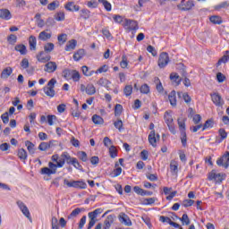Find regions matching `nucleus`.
I'll return each instance as SVG.
<instances>
[{
    "instance_id": "obj_1",
    "label": "nucleus",
    "mask_w": 229,
    "mask_h": 229,
    "mask_svg": "<svg viewBox=\"0 0 229 229\" xmlns=\"http://www.w3.org/2000/svg\"><path fill=\"white\" fill-rule=\"evenodd\" d=\"M55 85H56V79L53 78L48 81L47 86L43 88V92L48 98H55Z\"/></svg>"
},
{
    "instance_id": "obj_2",
    "label": "nucleus",
    "mask_w": 229,
    "mask_h": 229,
    "mask_svg": "<svg viewBox=\"0 0 229 229\" xmlns=\"http://www.w3.org/2000/svg\"><path fill=\"white\" fill-rule=\"evenodd\" d=\"M99 214H103V209L102 208H97L94 211L89 212L88 214V216L89 218V222L87 229H92L94 225H96V221H97L96 217H98V216H99Z\"/></svg>"
},
{
    "instance_id": "obj_3",
    "label": "nucleus",
    "mask_w": 229,
    "mask_h": 229,
    "mask_svg": "<svg viewBox=\"0 0 229 229\" xmlns=\"http://www.w3.org/2000/svg\"><path fill=\"white\" fill-rule=\"evenodd\" d=\"M64 185H67V187H73V189H87V182L83 181L69 182V180L64 179Z\"/></svg>"
},
{
    "instance_id": "obj_4",
    "label": "nucleus",
    "mask_w": 229,
    "mask_h": 229,
    "mask_svg": "<svg viewBox=\"0 0 229 229\" xmlns=\"http://www.w3.org/2000/svg\"><path fill=\"white\" fill-rule=\"evenodd\" d=\"M51 160L55 163V169L62 168L65 165V157H64V153H62L60 157L58 154L53 155Z\"/></svg>"
},
{
    "instance_id": "obj_5",
    "label": "nucleus",
    "mask_w": 229,
    "mask_h": 229,
    "mask_svg": "<svg viewBox=\"0 0 229 229\" xmlns=\"http://www.w3.org/2000/svg\"><path fill=\"white\" fill-rule=\"evenodd\" d=\"M169 64V54L166 52H162L159 55V58L157 61V65L160 69H165V67H167V64Z\"/></svg>"
},
{
    "instance_id": "obj_6",
    "label": "nucleus",
    "mask_w": 229,
    "mask_h": 229,
    "mask_svg": "<svg viewBox=\"0 0 229 229\" xmlns=\"http://www.w3.org/2000/svg\"><path fill=\"white\" fill-rule=\"evenodd\" d=\"M56 165L53 162L48 163V167L41 168L40 174H47V176H51V174H56Z\"/></svg>"
},
{
    "instance_id": "obj_7",
    "label": "nucleus",
    "mask_w": 229,
    "mask_h": 229,
    "mask_svg": "<svg viewBox=\"0 0 229 229\" xmlns=\"http://www.w3.org/2000/svg\"><path fill=\"white\" fill-rule=\"evenodd\" d=\"M194 6V0H188L187 2H185V0H182L181 4L177 5V8L182 12H189V10H192Z\"/></svg>"
},
{
    "instance_id": "obj_8",
    "label": "nucleus",
    "mask_w": 229,
    "mask_h": 229,
    "mask_svg": "<svg viewBox=\"0 0 229 229\" xmlns=\"http://www.w3.org/2000/svg\"><path fill=\"white\" fill-rule=\"evenodd\" d=\"M81 92H86L88 96H94L96 94V87L92 83H89L87 86L81 84Z\"/></svg>"
},
{
    "instance_id": "obj_9",
    "label": "nucleus",
    "mask_w": 229,
    "mask_h": 229,
    "mask_svg": "<svg viewBox=\"0 0 229 229\" xmlns=\"http://www.w3.org/2000/svg\"><path fill=\"white\" fill-rule=\"evenodd\" d=\"M16 205H18L21 212L23 214V216H25V217H27L28 219H31V214L30 213V209L28 208L26 204L22 202V200H18L16 202Z\"/></svg>"
},
{
    "instance_id": "obj_10",
    "label": "nucleus",
    "mask_w": 229,
    "mask_h": 229,
    "mask_svg": "<svg viewBox=\"0 0 229 229\" xmlns=\"http://www.w3.org/2000/svg\"><path fill=\"white\" fill-rule=\"evenodd\" d=\"M211 99L216 106H223L225 105V100H223V98L218 93L211 94Z\"/></svg>"
},
{
    "instance_id": "obj_11",
    "label": "nucleus",
    "mask_w": 229,
    "mask_h": 229,
    "mask_svg": "<svg viewBox=\"0 0 229 229\" xmlns=\"http://www.w3.org/2000/svg\"><path fill=\"white\" fill-rule=\"evenodd\" d=\"M157 140H160V135L156 136L155 131H151L148 135V142L153 148H157Z\"/></svg>"
},
{
    "instance_id": "obj_12",
    "label": "nucleus",
    "mask_w": 229,
    "mask_h": 229,
    "mask_svg": "<svg viewBox=\"0 0 229 229\" xmlns=\"http://www.w3.org/2000/svg\"><path fill=\"white\" fill-rule=\"evenodd\" d=\"M124 26L127 28V30H130V31H135L139 30V24L133 20H125Z\"/></svg>"
},
{
    "instance_id": "obj_13",
    "label": "nucleus",
    "mask_w": 229,
    "mask_h": 229,
    "mask_svg": "<svg viewBox=\"0 0 229 229\" xmlns=\"http://www.w3.org/2000/svg\"><path fill=\"white\" fill-rule=\"evenodd\" d=\"M37 60L41 64H46L47 62H49V60H51V55H47L46 52L41 51L37 55Z\"/></svg>"
},
{
    "instance_id": "obj_14",
    "label": "nucleus",
    "mask_w": 229,
    "mask_h": 229,
    "mask_svg": "<svg viewBox=\"0 0 229 229\" xmlns=\"http://www.w3.org/2000/svg\"><path fill=\"white\" fill-rule=\"evenodd\" d=\"M58 69V65H56L55 62L50 61L45 65L44 71L46 72H55Z\"/></svg>"
},
{
    "instance_id": "obj_15",
    "label": "nucleus",
    "mask_w": 229,
    "mask_h": 229,
    "mask_svg": "<svg viewBox=\"0 0 229 229\" xmlns=\"http://www.w3.org/2000/svg\"><path fill=\"white\" fill-rule=\"evenodd\" d=\"M119 221L120 223H123V225H125V226H131V220L130 219V216L124 213L120 214Z\"/></svg>"
},
{
    "instance_id": "obj_16",
    "label": "nucleus",
    "mask_w": 229,
    "mask_h": 229,
    "mask_svg": "<svg viewBox=\"0 0 229 229\" xmlns=\"http://www.w3.org/2000/svg\"><path fill=\"white\" fill-rule=\"evenodd\" d=\"M65 10H68V12H80V5H76L74 2H68L64 5Z\"/></svg>"
},
{
    "instance_id": "obj_17",
    "label": "nucleus",
    "mask_w": 229,
    "mask_h": 229,
    "mask_svg": "<svg viewBox=\"0 0 229 229\" xmlns=\"http://www.w3.org/2000/svg\"><path fill=\"white\" fill-rule=\"evenodd\" d=\"M0 19L10 21L12 19V13L8 9H0Z\"/></svg>"
},
{
    "instance_id": "obj_18",
    "label": "nucleus",
    "mask_w": 229,
    "mask_h": 229,
    "mask_svg": "<svg viewBox=\"0 0 229 229\" xmlns=\"http://www.w3.org/2000/svg\"><path fill=\"white\" fill-rule=\"evenodd\" d=\"M218 134L220 138H216V144H221V142H223V140L228 137V133L226 131H225V129H219Z\"/></svg>"
},
{
    "instance_id": "obj_19",
    "label": "nucleus",
    "mask_w": 229,
    "mask_h": 229,
    "mask_svg": "<svg viewBox=\"0 0 229 229\" xmlns=\"http://www.w3.org/2000/svg\"><path fill=\"white\" fill-rule=\"evenodd\" d=\"M78 44V41L76 39H71L70 41L67 42L65 46V51H74L76 49V46Z\"/></svg>"
},
{
    "instance_id": "obj_20",
    "label": "nucleus",
    "mask_w": 229,
    "mask_h": 229,
    "mask_svg": "<svg viewBox=\"0 0 229 229\" xmlns=\"http://www.w3.org/2000/svg\"><path fill=\"white\" fill-rule=\"evenodd\" d=\"M12 72H13V69H12V67L4 68L1 73L2 80H7V78H10V76H12Z\"/></svg>"
},
{
    "instance_id": "obj_21",
    "label": "nucleus",
    "mask_w": 229,
    "mask_h": 229,
    "mask_svg": "<svg viewBox=\"0 0 229 229\" xmlns=\"http://www.w3.org/2000/svg\"><path fill=\"white\" fill-rule=\"evenodd\" d=\"M29 46L30 51H37V38L35 36H30Z\"/></svg>"
},
{
    "instance_id": "obj_22",
    "label": "nucleus",
    "mask_w": 229,
    "mask_h": 229,
    "mask_svg": "<svg viewBox=\"0 0 229 229\" xmlns=\"http://www.w3.org/2000/svg\"><path fill=\"white\" fill-rule=\"evenodd\" d=\"M83 56H85V49H79L77 52L74 53L73 60L75 62H80V60H81Z\"/></svg>"
},
{
    "instance_id": "obj_23",
    "label": "nucleus",
    "mask_w": 229,
    "mask_h": 229,
    "mask_svg": "<svg viewBox=\"0 0 229 229\" xmlns=\"http://www.w3.org/2000/svg\"><path fill=\"white\" fill-rule=\"evenodd\" d=\"M51 38V33H48L47 30H43L38 35V40H42L46 42V40H49Z\"/></svg>"
},
{
    "instance_id": "obj_24",
    "label": "nucleus",
    "mask_w": 229,
    "mask_h": 229,
    "mask_svg": "<svg viewBox=\"0 0 229 229\" xmlns=\"http://www.w3.org/2000/svg\"><path fill=\"white\" fill-rule=\"evenodd\" d=\"M17 155L20 160H22V161L28 160V152L26 151V149L19 148Z\"/></svg>"
},
{
    "instance_id": "obj_25",
    "label": "nucleus",
    "mask_w": 229,
    "mask_h": 229,
    "mask_svg": "<svg viewBox=\"0 0 229 229\" xmlns=\"http://www.w3.org/2000/svg\"><path fill=\"white\" fill-rule=\"evenodd\" d=\"M83 210H85V208H77L73 209L72 211V213L70 214V216H68V219H71L72 217H78V216H80V214H81V212H83Z\"/></svg>"
},
{
    "instance_id": "obj_26",
    "label": "nucleus",
    "mask_w": 229,
    "mask_h": 229,
    "mask_svg": "<svg viewBox=\"0 0 229 229\" xmlns=\"http://www.w3.org/2000/svg\"><path fill=\"white\" fill-rule=\"evenodd\" d=\"M25 146L30 153V155H35V144L33 142L27 140L25 141Z\"/></svg>"
},
{
    "instance_id": "obj_27",
    "label": "nucleus",
    "mask_w": 229,
    "mask_h": 229,
    "mask_svg": "<svg viewBox=\"0 0 229 229\" xmlns=\"http://www.w3.org/2000/svg\"><path fill=\"white\" fill-rule=\"evenodd\" d=\"M168 99L172 106H176V91L173 90L168 95Z\"/></svg>"
},
{
    "instance_id": "obj_28",
    "label": "nucleus",
    "mask_w": 229,
    "mask_h": 229,
    "mask_svg": "<svg viewBox=\"0 0 229 229\" xmlns=\"http://www.w3.org/2000/svg\"><path fill=\"white\" fill-rule=\"evenodd\" d=\"M225 158L229 160V152L227 151L225 154L223 155L220 158L216 160V165L225 167Z\"/></svg>"
},
{
    "instance_id": "obj_29",
    "label": "nucleus",
    "mask_w": 229,
    "mask_h": 229,
    "mask_svg": "<svg viewBox=\"0 0 229 229\" xmlns=\"http://www.w3.org/2000/svg\"><path fill=\"white\" fill-rule=\"evenodd\" d=\"M15 51H18L21 55H26L28 53V49L22 44L16 45L14 47Z\"/></svg>"
},
{
    "instance_id": "obj_30",
    "label": "nucleus",
    "mask_w": 229,
    "mask_h": 229,
    "mask_svg": "<svg viewBox=\"0 0 229 229\" xmlns=\"http://www.w3.org/2000/svg\"><path fill=\"white\" fill-rule=\"evenodd\" d=\"M80 17L81 19H84L85 21H87V19H90V11H89L88 9L81 10Z\"/></svg>"
},
{
    "instance_id": "obj_31",
    "label": "nucleus",
    "mask_w": 229,
    "mask_h": 229,
    "mask_svg": "<svg viewBox=\"0 0 229 229\" xmlns=\"http://www.w3.org/2000/svg\"><path fill=\"white\" fill-rule=\"evenodd\" d=\"M114 223V217L112 216H108L104 221V229H110L112 224Z\"/></svg>"
},
{
    "instance_id": "obj_32",
    "label": "nucleus",
    "mask_w": 229,
    "mask_h": 229,
    "mask_svg": "<svg viewBox=\"0 0 229 229\" xmlns=\"http://www.w3.org/2000/svg\"><path fill=\"white\" fill-rule=\"evenodd\" d=\"M97 83L100 87H105L106 89H108L110 87V81L105 78H101L100 80L98 81Z\"/></svg>"
},
{
    "instance_id": "obj_33",
    "label": "nucleus",
    "mask_w": 229,
    "mask_h": 229,
    "mask_svg": "<svg viewBox=\"0 0 229 229\" xmlns=\"http://www.w3.org/2000/svg\"><path fill=\"white\" fill-rule=\"evenodd\" d=\"M170 80H172V81H174L176 85H180V83H182V78H180V75H178V73L176 72H173L170 74Z\"/></svg>"
},
{
    "instance_id": "obj_34",
    "label": "nucleus",
    "mask_w": 229,
    "mask_h": 229,
    "mask_svg": "<svg viewBox=\"0 0 229 229\" xmlns=\"http://www.w3.org/2000/svg\"><path fill=\"white\" fill-rule=\"evenodd\" d=\"M170 171L173 174H176L178 173V162L175 160H172L170 163Z\"/></svg>"
},
{
    "instance_id": "obj_35",
    "label": "nucleus",
    "mask_w": 229,
    "mask_h": 229,
    "mask_svg": "<svg viewBox=\"0 0 229 229\" xmlns=\"http://www.w3.org/2000/svg\"><path fill=\"white\" fill-rule=\"evenodd\" d=\"M164 119L166 124H173L174 123V120H173V115L167 111L165 113Z\"/></svg>"
},
{
    "instance_id": "obj_36",
    "label": "nucleus",
    "mask_w": 229,
    "mask_h": 229,
    "mask_svg": "<svg viewBox=\"0 0 229 229\" xmlns=\"http://www.w3.org/2000/svg\"><path fill=\"white\" fill-rule=\"evenodd\" d=\"M154 83H156V89L157 92H164V86H162V82L160 81V79H158V77H156L154 79Z\"/></svg>"
},
{
    "instance_id": "obj_37",
    "label": "nucleus",
    "mask_w": 229,
    "mask_h": 229,
    "mask_svg": "<svg viewBox=\"0 0 229 229\" xmlns=\"http://www.w3.org/2000/svg\"><path fill=\"white\" fill-rule=\"evenodd\" d=\"M177 123L181 133H185V119L178 118Z\"/></svg>"
},
{
    "instance_id": "obj_38",
    "label": "nucleus",
    "mask_w": 229,
    "mask_h": 229,
    "mask_svg": "<svg viewBox=\"0 0 229 229\" xmlns=\"http://www.w3.org/2000/svg\"><path fill=\"white\" fill-rule=\"evenodd\" d=\"M51 148V142H41L38 146L39 151H47Z\"/></svg>"
},
{
    "instance_id": "obj_39",
    "label": "nucleus",
    "mask_w": 229,
    "mask_h": 229,
    "mask_svg": "<svg viewBox=\"0 0 229 229\" xmlns=\"http://www.w3.org/2000/svg\"><path fill=\"white\" fill-rule=\"evenodd\" d=\"M58 6H60V2L54 1L47 5V10H49L50 12H54V10H56Z\"/></svg>"
},
{
    "instance_id": "obj_40",
    "label": "nucleus",
    "mask_w": 229,
    "mask_h": 229,
    "mask_svg": "<svg viewBox=\"0 0 229 229\" xmlns=\"http://www.w3.org/2000/svg\"><path fill=\"white\" fill-rule=\"evenodd\" d=\"M229 60V51H225V55L222 56L217 62V65H221V64H226Z\"/></svg>"
},
{
    "instance_id": "obj_41",
    "label": "nucleus",
    "mask_w": 229,
    "mask_h": 229,
    "mask_svg": "<svg viewBox=\"0 0 229 229\" xmlns=\"http://www.w3.org/2000/svg\"><path fill=\"white\" fill-rule=\"evenodd\" d=\"M98 3H101L104 6V8H106V12H112V4L106 1V0H98Z\"/></svg>"
},
{
    "instance_id": "obj_42",
    "label": "nucleus",
    "mask_w": 229,
    "mask_h": 229,
    "mask_svg": "<svg viewBox=\"0 0 229 229\" xmlns=\"http://www.w3.org/2000/svg\"><path fill=\"white\" fill-rule=\"evenodd\" d=\"M133 92V87L131 85H126L123 89V94L128 98V96H131Z\"/></svg>"
},
{
    "instance_id": "obj_43",
    "label": "nucleus",
    "mask_w": 229,
    "mask_h": 229,
    "mask_svg": "<svg viewBox=\"0 0 229 229\" xmlns=\"http://www.w3.org/2000/svg\"><path fill=\"white\" fill-rule=\"evenodd\" d=\"M180 221H182V225H185L186 226H189L191 225V219L189 218V216L187 214H183L181 218H179Z\"/></svg>"
},
{
    "instance_id": "obj_44",
    "label": "nucleus",
    "mask_w": 229,
    "mask_h": 229,
    "mask_svg": "<svg viewBox=\"0 0 229 229\" xmlns=\"http://www.w3.org/2000/svg\"><path fill=\"white\" fill-rule=\"evenodd\" d=\"M55 49V44L53 43H47L44 46V51L45 53H51Z\"/></svg>"
},
{
    "instance_id": "obj_45",
    "label": "nucleus",
    "mask_w": 229,
    "mask_h": 229,
    "mask_svg": "<svg viewBox=\"0 0 229 229\" xmlns=\"http://www.w3.org/2000/svg\"><path fill=\"white\" fill-rule=\"evenodd\" d=\"M92 121H93L94 124H103V123H104L103 117H101L98 114H94L92 116Z\"/></svg>"
},
{
    "instance_id": "obj_46",
    "label": "nucleus",
    "mask_w": 229,
    "mask_h": 229,
    "mask_svg": "<svg viewBox=\"0 0 229 229\" xmlns=\"http://www.w3.org/2000/svg\"><path fill=\"white\" fill-rule=\"evenodd\" d=\"M63 157H64V160L66 164H71L72 165V160H74L76 157H71L67 152H63Z\"/></svg>"
},
{
    "instance_id": "obj_47",
    "label": "nucleus",
    "mask_w": 229,
    "mask_h": 229,
    "mask_svg": "<svg viewBox=\"0 0 229 229\" xmlns=\"http://www.w3.org/2000/svg\"><path fill=\"white\" fill-rule=\"evenodd\" d=\"M63 77H64L65 80H72V71L69 70V69H65L63 71Z\"/></svg>"
},
{
    "instance_id": "obj_48",
    "label": "nucleus",
    "mask_w": 229,
    "mask_h": 229,
    "mask_svg": "<svg viewBox=\"0 0 229 229\" xmlns=\"http://www.w3.org/2000/svg\"><path fill=\"white\" fill-rule=\"evenodd\" d=\"M72 165L75 167V169H78L79 171H83V166L80 164V161L75 157V159H72Z\"/></svg>"
},
{
    "instance_id": "obj_49",
    "label": "nucleus",
    "mask_w": 229,
    "mask_h": 229,
    "mask_svg": "<svg viewBox=\"0 0 229 229\" xmlns=\"http://www.w3.org/2000/svg\"><path fill=\"white\" fill-rule=\"evenodd\" d=\"M80 72L72 70V80H73V81H80Z\"/></svg>"
},
{
    "instance_id": "obj_50",
    "label": "nucleus",
    "mask_w": 229,
    "mask_h": 229,
    "mask_svg": "<svg viewBox=\"0 0 229 229\" xmlns=\"http://www.w3.org/2000/svg\"><path fill=\"white\" fill-rule=\"evenodd\" d=\"M55 21H58V22L62 21H65V13L64 12H59L55 15Z\"/></svg>"
},
{
    "instance_id": "obj_51",
    "label": "nucleus",
    "mask_w": 229,
    "mask_h": 229,
    "mask_svg": "<svg viewBox=\"0 0 229 229\" xmlns=\"http://www.w3.org/2000/svg\"><path fill=\"white\" fill-rule=\"evenodd\" d=\"M94 72V71H90L86 65L82 66V74H84V76H92Z\"/></svg>"
},
{
    "instance_id": "obj_52",
    "label": "nucleus",
    "mask_w": 229,
    "mask_h": 229,
    "mask_svg": "<svg viewBox=\"0 0 229 229\" xmlns=\"http://www.w3.org/2000/svg\"><path fill=\"white\" fill-rule=\"evenodd\" d=\"M78 157H79L80 160H81L82 162H87V160H89V157L85 151L78 152Z\"/></svg>"
},
{
    "instance_id": "obj_53",
    "label": "nucleus",
    "mask_w": 229,
    "mask_h": 229,
    "mask_svg": "<svg viewBox=\"0 0 229 229\" xmlns=\"http://www.w3.org/2000/svg\"><path fill=\"white\" fill-rule=\"evenodd\" d=\"M210 22H213V24H221L223 21H221V17L219 16H211L209 18Z\"/></svg>"
},
{
    "instance_id": "obj_54",
    "label": "nucleus",
    "mask_w": 229,
    "mask_h": 229,
    "mask_svg": "<svg viewBox=\"0 0 229 229\" xmlns=\"http://www.w3.org/2000/svg\"><path fill=\"white\" fill-rule=\"evenodd\" d=\"M140 91L141 94H149V86L148 84L141 85Z\"/></svg>"
},
{
    "instance_id": "obj_55",
    "label": "nucleus",
    "mask_w": 229,
    "mask_h": 229,
    "mask_svg": "<svg viewBox=\"0 0 229 229\" xmlns=\"http://www.w3.org/2000/svg\"><path fill=\"white\" fill-rule=\"evenodd\" d=\"M109 155L111 158H115V157H117V149L115 148L114 146H111L109 148Z\"/></svg>"
},
{
    "instance_id": "obj_56",
    "label": "nucleus",
    "mask_w": 229,
    "mask_h": 229,
    "mask_svg": "<svg viewBox=\"0 0 229 229\" xmlns=\"http://www.w3.org/2000/svg\"><path fill=\"white\" fill-rule=\"evenodd\" d=\"M214 122L212 120H208L205 122V123L202 125V131H205V130H208V128H212V124Z\"/></svg>"
},
{
    "instance_id": "obj_57",
    "label": "nucleus",
    "mask_w": 229,
    "mask_h": 229,
    "mask_svg": "<svg viewBox=\"0 0 229 229\" xmlns=\"http://www.w3.org/2000/svg\"><path fill=\"white\" fill-rule=\"evenodd\" d=\"M7 41L9 42V44L13 46V44L17 42V36H15L14 34H11L10 36H8Z\"/></svg>"
},
{
    "instance_id": "obj_58",
    "label": "nucleus",
    "mask_w": 229,
    "mask_h": 229,
    "mask_svg": "<svg viewBox=\"0 0 229 229\" xmlns=\"http://www.w3.org/2000/svg\"><path fill=\"white\" fill-rule=\"evenodd\" d=\"M57 40L60 44H65L67 42V34L59 35Z\"/></svg>"
},
{
    "instance_id": "obj_59",
    "label": "nucleus",
    "mask_w": 229,
    "mask_h": 229,
    "mask_svg": "<svg viewBox=\"0 0 229 229\" xmlns=\"http://www.w3.org/2000/svg\"><path fill=\"white\" fill-rule=\"evenodd\" d=\"M123 113V106L120 104H117L114 107V115H121V114Z\"/></svg>"
},
{
    "instance_id": "obj_60",
    "label": "nucleus",
    "mask_w": 229,
    "mask_h": 229,
    "mask_svg": "<svg viewBox=\"0 0 229 229\" xmlns=\"http://www.w3.org/2000/svg\"><path fill=\"white\" fill-rule=\"evenodd\" d=\"M226 178V174H216L215 181H216L218 183H221L223 180Z\"/></svg>"
},
{
    "instance_id": "obj_61",
    "label": "nucleus",
    "mask_w": 229,
    "mask_h": 229,
    "mask_svg": "<svg viewBox=\"0 0 229 229\" xmlns=\"http://www.w3.org/2000/svg\"><path fill=\"white\" fill-rule=\"evenodd\" d=\"M120 65L122 69H126V67H128V59L126 58V55H123Z\"/></svg>"
},
{
    "instance_id": "obj_62",
    "label": "nucleus",
    "mask_w": 229,
    "mask_h": 229,
    "mask_svg": "<svg viewBox=\"0 0 229 229\" xmlns=\"http://www.w3.org/2000/svg\"><path fill=\"white\" fill-rule=\"evenodd\" d=\"M114 126L119 130V131H123V120H117L114 123Z\"/></svg>"
},
{
    "instance_id": "obj_63",
    "label": "nucleus",
    "mask_w": 229,
    "mask_h": 229,
    "mask_svg": "<svg viewBox=\"0 0 229 229\" xmlns=\"http://www.w3.org/2000/svg\"><path fill=\"white\" fill-rule=\"evenodd\" d=\"M229 2H222L218 5L215 6V10H221V8H228Z\"/></svg>"
},
{
    "instance_id": "obj_64",
    "label": "nucleus",
    "mask_w": 229,
    "mask_h": 229,
    "mask_svg": "<svg viewBox=\"0 0 229 229\" xmlns=\"http://www.w3.org/2000/svg\"><path fill=\"white\" fill-rule=\"evenodd\" d=\"M113 142H112V140H110V138L108 137H105L104 138V146H106V148H112V145Z\"/></svg>"
}]
</instances>
